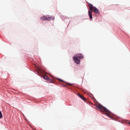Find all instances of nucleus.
<instances>
[{"mask_svg":"<svg viewBox=\"0 0 130 130\" xmlns=\"http://www.w3.org/2000/svg\"><path fill=\"white\" fill-rule=\"evenodd\" d=\"M97 107L99 108L101 111L104 112V114L110 117L109 114L110 112L106 108L103 107L100 104L98 105Z\"/></svg>","mask_w":130,"mask_h":130,"instance_id":"nucleus-2","label":"nucleus"},{"mask_svg":"<svg viewBox=\"0 0 130 130\" xmlns=\"http://www.w3.org/2000/svg\"><path fill=\"white\" fill-rule=\"evenodd\" d=\"M3 117L1 111H0V118H1Z\"/></svg>","mask_w":130,"mask_h":130,"instance_id":"nucleus-10","label":"nucleus"},{"mask_svg":"<svg viewBox=\"0 0 130 130\" xmlns=\"http://www.w3.org/2000/svg\"><path fill=\"white\" fill-rule=\"evenodd\" d=\"M89 7L90 10L88 11V14L90 18L91 19L92 18V12L93 10H94V13L95 14H99V11L98 9L95 7H94L91 4H89Z\"/></svg>","mask_w":130,"mask_h":130,"instance_id":"nucleus-1","label":"nucleus"},{"mask_svg":"<svg viewBox=\"0 0 130 130\" xmlns=\"http://www.w3.org/2000/svg\"><path fill=\"white\" fill-rule=\"evenodd\" d=\"M58 80H59V81H60L61 82H64V81L61 79H59V78H58Z\"/></svg>","mask_w":130,"mask_h":130,"instance_id":"nucleus-11","label":"nucleus"},{"mask_svg":"<svg viewBox=\"0 0 130 130\" xmlns=\"http://www.w3.org/2000/svg\"><path fill=\"white\" fill-rule=\"evenodd\" d=\"M46 18H47V20L48 21L53 20L55 19L54 17H52L49 15H46Z\"/></svg>","mask_w":130,"mask_h":130,"instance_id":"nucleus-5","label":"nucleus"},{"mask_svg":"<svg viewBox=\"0 0 130 130\" xmlns=\"http://www.w3.org/2000/svg\"><path fill=\"white\" fill-rule=\"evenodd\" d=\"M128 124H130V122L128 123Z\"/></svg>","mask_w":130,"mask_h":130,"instance_id":"nucleus-14","label":"nucleus"},{"mask_svg":"<svg viewBox=\"0 0 130 130\" xmlns=\"http://www.w3.org/2000/svg\"><path fill=\"white\" fill-rule=\"evenodd\" d=\"M37 68L38 69V71H36V72L39 75H40V74H39L40 73L41 74H44L45 73V72L44 71L42 70L40 68H39L38 67H37Z\"/></svg>","mask_w":130,"mask_h":130,"instance_id":"nucleus-3","label":"nucleus"},{"mask_svg":"<svg viewBox=\"0 0 130 130\" xmlns=\"http://www.w3.org/2000/svg\"><path fill=\"white\" fill-rule=\"evenodd\" d=\"M93 98V99H94L95 100V98Z\"/></svg>","mask_w":130,"mask_h":130,"instance_id":"nucleus-12","label":"nucleus"},{"mask_svg":"<svg viewBox=\"0 0 130 130\" xmlns=\"http://www.w3.org/2000/svg\"><path fill=\"white\" fill-rule=\"evenodd\" d=\"M68 85H69V83H68Z\"/></svg>","mask_w":130,"mask_h":130,"instance_id":"nucleus-13","label":"nucleus"},{"mask_svg":"<svg viewBox=\"0 0 130 130\" xmlns=\"http://www.w3.org/2000/svg\"><path fill=\"white\" fill-rule=\"evenodd\" d=\"M42 76L43 78H44L46 80H50V79L49 77L46 75H42Z\"/></svg>","mask_w":130,"mask_h":130,"instance_id":"nucleus-7","label":"nucleus"},{"mask_svg":"<svg viewBox=\"0 0 130 130\" xmlns=\"http://www.w3.org/2000/svg\"><path fill=\"white\" fill-rule=\"evenodd\" d=\"M76 57H77L78 58L81 59L83 58V55L82 54H78L76 55Z\"/></svg>","mask_w":130,"mask_h":130,"instance_id":"nucleus-6","label":"nucleus"},{"mask_svg":"<svg viewBox=\"0 0 130 130\" xmlns=\"http://www.w3.org/2000/svg\"><path fill=\"white\" fill-rule=\"evenodd\" d=\"M73 59H74V61L76 63L78 64L80 63V61L77 57H73Z\"/></svg>","mask_w":130,"mask_h":130,"instance_id":"nucleus-4","label":"nucleus"},{"mask_svg":"<svg viewBox=\"0 0 130 130\" xmlns=\"http://www.w3.org/2000/svg\"><path fill=\"white\" fill-rule=\"evenodd\" d=\"M78 95L80 97V98L81 99H82L83 100L85 101L86 100V99L84 97L83 95H80V94H78Z\"/></svg>","mask_w":130,"mask_h":130,"instance_id":"nucleus-8","label":"nucleus"},{"mask_svg":"<svg viewBox=\"0 0 130 130\" xmlns=\"http://www.w3.org/2000/svg\"><path fill=\"white\" fill-rule=\"evenodd\" d=\"M47 19L46 16H43L41 18V19L42 20H47Z\"/></svg>","mask_w":130,"mask_h":130,"instance_id":"nucleus-9","label":"nucleus"}]
</instances>
